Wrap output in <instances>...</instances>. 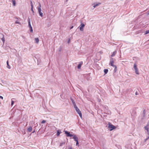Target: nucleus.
Returning <instances> with one entry per match:
<instances>
[{
	"instance_id": "34",
	"label": "nucleus",
	"mask_w": 149,
	"mask_h": 149,
	"mask_svg": "<svg viewBox=\"0 0 149 149\" xmlns=\"http://www.w3.org/2000/svg\"><path fill=\"white\" fill-rule=\"evenodd\" d=\"M46 122V120H43L42 122H41V123H45Z\"/></svg>"
},
{
	"instance_id": "23",
	"label": "nucleus",
	"mask_w": 149,
	"mask_h": 149,
	"mask_svg": "<svg viewBox=\"0 0 149 149\" xmlns=\"http://www.w3.org/2000/svg\"><path fill=\"white\" fill-rule=\"evenodd\" d=\"M65 141L64 142H63L60 143V146H62L63 145H64L65 144Z\"/></svg>"
},
{
	"instance_id": "42",
	"label": "nucleus",
	"mask_w": 149,
	"mask_h": 149,
	"mask_svg": "<svg viewBox=\"0 0 149 149\" xmlns=\"http://www.w3.org/2000/svg\"><path fill=\"white\" fill-rule=\"evenodd\" d=\"M139 94L137 92H136V93H135V95H137Z\"/></svg>"
},
{
	"instance_id": "9",
	"label": "nucleus",
	"mask_w": 149,
	"mask_h": 149,
	"mask_svg": "<svg viewBox=\"0 0 149 149\" xmlns=\"http://www.w3.org/2000/svg\"><path fill=\"white\" fill-rule=\"evenodd\" d=\"M83 64V63L82 62H80L78 65V66H77V68L79 69H80L81 67V65H82Z\"/></svg>"
},
{
	"instance_id": "38",
	"label": "nucleus",
	"mask_w": 149,
	"mask_h": 149,
	"mask_svg": "<svg viewBox=\"0 0 149 149\" xmlns=\"http://www.w3.org/2000/svg\"><path fill=\"white\" fill-rule=\"evenodd\" d=\"M76 146H78L79 144V142H78V141H76Z\"/></svg>"
},
{
	"instance_id": "27",
	"label": "nucleus",
	"mask_w": 149,
	"mask_h": 149,
	"mask_svg": "<svg viewBox=\"0 0 149 149\" xmlns=\"http://www.w3.org/2000/svg\"><path fill=\"white\" fill-rule=\"evenodd\" d=\"M33 7H31V11H32V13H33V15H34V12L33 10Z\"/></svg>"
},
{
	"instance_id": "22",
	"label": "nucleus",
	"mask_w": 149,
	"mask_h": 149,
	"mask_svg": "<svg viewBox=\"0 0 149 149\" xmlns=\"http://www.w3.org/2000/svg\"><path fill=\"white\" fill-rule=\"evenodd\" d=\"M144 129L145 130H147L148 134L149 133V130H148V128L147 127H144Z\"/></svg>"
},
{
	"instance_id": "39",
	"label": "nucleus",
	"mask_w": 149,
	"mask_h": 149,
	"mask_svg": "<svg viewBox=\"0 0 149 149\" xmlns=\"http://www.w3.org/2000/svg\"><path fill=\"white\" fill-rule=\"evenodd\" d=\"M149 139V138H148V137L147 138H146V139H145V141L146 142V141Z\"/></svg>"
},
{
	"instance_id": "47",
	"label": "nucleus",
	"mask_w": 149,
	"mask_h": 149,
	"mask_svg": "<svg viewBox=\"0 0 149 149\" xmlns=\"http://www.w3.org/2000/svg\"><path fill=\"white\" fill-rule=\"evenodd\" d=\"M1 82H2L3 83V81H1Z\"/></svg>"
},
{
	"instance_id": "1",
	"label": "nucleus",
	"mask_w": 149,
	"mask_h": 149,
	"mask_svg": "<svg viewBox=\"0 0 149 149\" xmlns=\"http://www.w3.org/2000/svg\"><path fill=\"white\" fill-rule=\"evenodd\" d=\"M28 26L30 29V31L31 33H32L33 32V30L32 26L31 24V19L30 18H28Z\"/></svg>"
},
{
	"instance_id": "3",
	"label": "nucleus",
	"mask_w": 149,
	"mask_h": 149,
	"mask_svg": "<svg viewBox=\"0 0 149 149\" xmlns=\"http://www.w3.org/2000/svg\"><path fill=\"white\" fill-rule=\"evenodd\" d=\"M75 109L77 112L79 114L80 117L81 118H82V114L81 112L78 108V107H76V109Z\"/></svg>"
},
{
	"instance_id": "29",
	"label": "nucleus",
	"mask_w": 149,
	"mask_h": 149,
	"mask_svg": "<svg viewBox=\"0 0 149 149\" xmlns=\"http://www.w3.org/2000/svg\"><path fill=\"white\" fill-rule=\"evenodd\" d=\"M37 8L38 9V12H39V11H42V10H41V8Z\"/></svg>"
},
{
	"instance_id": "16",
	"label": "nucleus",
	"mask_w": 149,
	"mask_h": 149,
	"mask_svg": "<svg viewBox=\"0 0 149 149\" xmlns=\"http://www.w3.org/2000/svg\"><path fill=\"white\" fill-rule=\"evenodd\" d=\"M113 67L115 68L114 71V72H116L117 70V67L116 65H114Z\"/></svg>"
},
{
	"instance_id": "26",
	"label": "nucleus",
	"mask_w": 149,
	"mask_h": 149,
	"mask_svg": "<svg viewBox=\"0 0 149 149\" xmlns=\"http://www.w3.org/2000/svg\"><path fill=\"white\" fill-rule=\"evenodd\" d=\"M145 127H147L149 128V122H148L146 126H145Z\"/></svg>"
},
{
	"instance_id": "48",
	"label": "nucleus",
	"mask_w": 149,
	"mask_h": 149,
	"mask_svg": "<svg viewBox=\"0 0 149 149\" xmlns=\"http://www.w3.org/2000/svg\"><path fill=\"white\" fill-rule=\"evenodd\" d=\"M148 15H149V12L148 13Z\"/></svg>"
},
{
	"instance_id": "31",
	"label": "nucleus",
	"mask_w": 149,
	"mask_h": 149,
	"mask_svg": "<svg viewBox=\"0 0 149 149\" xmlns=\"http://www.w3.org/2000/svg\"><path fill=\"white\" fill-rule=\"evenodd\" d=\"M149 33V30L146 31L145 32V34H147Z\"/></svg>"
},
{
	"instance_id": "4",
	"label": "nucleus",
	"mask_w": 149,
	"mask_h": 149,
	"mask_svg": "<svg viewBox=\"0 0 149 149\" xmlns=\"http://www.w3.org/2000/svg\"><path fill=\"white\" fill-rule=\"evenodd\" d=\"M85 26V24L81 23L80 26L79 27V29L80 31H83V28Z\"/></svg>"
},
{
	"instance_id": "12",
	"label": "nucleus",
	"mask_w": 149,
	"mask_h": 149,
	"mask_svg": "<svg viewBox=\"0 0 149 149\" xmlns=\"http://www.w3.org/2000/svg\"><path fill=\"white\" fill-rule=\"evenodd\" d=\"M35 40L36 43L38 44L39 42V41L38 38H35Z\"/></svg>"
},
{
	"instance_id": "11",
	"label": "nucleus",
	"mask_w": 149,
	"mask_h": 149,
	"mask_svg": "<svg viewBox=\"0 0 149 149\" xmlns=\"http://www.w3.org/2000/svg\"><path fill=\"white\" fill-rule=\"evenodd\" d=\"M28 131L29 132H31L32 130V128L30 126L28 129Z\"/></svg>"
},
{
	"instance_id": "35",
	"label": "nucleus",
	"mask_w": 149,
	"mask_h": 149,
	"mask_svg": "<svg viewBox=\"0 0 149 149\" xmlns=\"http://www.w3.org/2000/svg\"><path fill=\"white\" fill-rule=\"evenodd\" d=\"M73 105H74V108H75V109H76V107H77V106H76V103L75 104H73Z\"/></svg>"
},
{
	"instance_id": "40",
	"label": "nucleus",
	"mask_w": 149,
	"mask_h": 149,
	"mask_svg": "<svg viewBox=\"0 0 149 149\" xmlns=\"http://www.w3.org/2000/svg\"><path fill=\"white\" fill-rule=\"evenodd\" d=\"M74 27V26H71L70 27V29H72V28H73Z\"/></svg>"
},
{
	"instance_id": "21",
	"label": "nucleus",
	"mask_w": 149,
	"mask_h": 149,
	"mask_svg": "<svg viewBox=\"0 0 149 149\" xmlns=\"http://www.w3.org/2000/svg\"><path fill=\"white\" fill-rule=\"evenodd\" d=\"M2 38L1 39V40L3 41V42L4 43L5 42V38H4V36L3 34H2Z\"/></svg>"
},
{
	"instance_id": "14",
	"label": "nucleus",
	"mask_w": 149,
	"mask_h": 149,
	"mask_svg": "<svg viewBox=\"0 0 149 149\" xmlns=\"http://www.w3.org/2000/svg\"><path fill=\"white\" fill-rule=\"evenodd\" d=\"M116 51H114L112 53V54H111V57H113L115 55V54H116Z\"/></svg>"
},
{
	"instance_id": "19",
	"label": "nucleus",
	"mask_w": 149,
	"mask_h": 149,
	"mask_svg": "<svg viewBox=\"0 0 149 149\" xmlns=\"http://www.w3.org/2000/svg\"><path fill=\"white\" fill-rule=\"evenodd\" d=\"M13 5L14 6L16 5V2L15 0H12Z\"/></svg>"
},
{
	"instance_id": "30",
	"label": "nucleus",
	"mask_w": 149,
	"mask_h": 149,
	"mask_svg": "<svg viewBox=\"0 0 149 149\" xmlns=\"http://www.w3.org/2000/svg\"><path fill=\"white\" fill-rule=\"evenodd\" d=\"M71 101H72V103L73 104H75V102L74 101V100L72 99L71 98Z\"/></svg>"
},
{
	"instance_id": "6",
	"label": "nucleus",
	"mask_w": 149,
	"mask_h": 149,
	"mask_svg": "<svg viewBox=\"0 0 149 149\" xmlns=\"http://www.w3.org/2000/svg\"><path fill=\"white\" fill-rule=\"evenodd\" d=\"M114 63V60L113 59V58H111L110 59V63L109 64L110 65L112 66H113L114 65H113Z\"/></svg>"
},
{
	"instance_id": "24",
	"label": "nucleus",
	"mask_w": 149,
	"mask_h": 149,
	"mask_svg": "<svg viewBox=\"0 0 149 149\" xmlns=\"http://www.w3.org/2000/svg\"><path fill=\"white\" fill-rule=\"evenodd\" d=\"M143 117H144L146 116V111L145 110H143Z\"/></svg>"
},
{
	"instance_id": "2",
	"label": "nucleus",
	"mask_w": 149,
	"mask_h": 149,
	"mask_svg": "<svg viewBox=\"0 0 149 149\" xmlns=\"http://www.w3.org/2000/svg\"><path fill=\"white\" fill-rule=\"evenodd\" d=\"M108 127L110 129V131L116 128V127L112 124H111L110 123H108Z\"/></svg>"
},
{
	"instance_id": "8",
	"label": "nucleus",
	"mask_w": 149,
	"mask_h": 149,
	"mask_svg": "<svg viewBox=\"0 0 149 149\" xmlns=\"http://www.w3.org/2000/svg\"><path fill=\"white\" fill-rule=\"evenodd\" d=\"M101 4L100 3H94L93 4V7L94 8L96 7L97 6H99Z\"/></svg>"
},
{
	"instance_id": "25",
	"label": "nucleus",
	"mask_w": 149,
	"mask_h": 149,
	"mask_svg": "<svg viewBox=\"0 0 149 149\" xmlns=\"http://www.w3.org/2000/svg\"><path fill=\"white\" fill-rule=\"evenodd\" d=\"M14 99L13 98L11 99V105L12 106H13L14 103V101L13 100Z\"/></svg>"
},
{
	"instance_id": "44",
	"label": "nucleus",
	"mask_w": 149,
	"mask_h": 149,
	"mask_svg": "<svg viewBox=\"0 0 149 149\" xmlns=\"http://www.w3.org/2000/svg\"><path fill=\"white\" fill-rule=\"evenodd\" d=\"M35 132V130H34L32 132V133H34Z\"/></svg>"
},
{
	"instance_id": "43",
	"label": "nucleus",
	"mask_w": 149,
	"mask_h": 149,
	"mask_svg": "<svg viewBox=\"0 0 149 149\" xmlns=\"http://www.w3.org/2000/svg\"><path fill=\"white\" fill-rule=\"evenodd\" d=\"M0 98L1 99H3V97L2 96H0Z\"/></svg>"
},
{
	"instance_id": "7",
	"label": "nucleus",
	"mask_w": 149,
	"mask_h": 149,
	"mask_svg": "<svg viewBox=\"0 0 149 149\" xmlns=\"http://www.w3.org/2000/svg\"><path fill=\"white\" fill-rule=\"evenodd\" d=\"M73 138L74 139V140L76 141H78V138L76 136V135H73Z\"/></svg>"
},
{
	"instance_id": "10",
	"label": "nucleus",
	"mask_w": 149,
	"mask_h": 149,
	"mask_svg": "<svg viewBox=\"0 0 149 149\" xmlns=\"http://www.w3.org/2000/svg\"><path fill=\"white\" fill-rule=\"evenodd\" d=\"M61 133V131L59 130H58L57 131V133H56V135L57 136H58L60 134V133Z\"/></svg>"
},
{
	"instance_id": "18",
	"label": "nucleus",
	"mask_w": 149,
	"mask_h": 149,
	"mask_svg": "<svg viewBox=\"0 0 149 149\" xmlns=\"http://www.w3.org/2000/svg\"><path fill=\"white\" fill-rule=\"evenodd\" d=\"M7 67L9 69H10L11 67H10V66L9 65L8 62V61H7Z\"/></svg>"
},
{
	"instance_id": "46",
	"label": "nucleus",
	"mask_w": 149,
	"mask_h": 149,
	"mask_svg": "<svg viewBox=\"0 0 149 149\" xmlns=\"http://www.w3.org/2000/svg\"><path fill=\"white\" fill-rule=\"evenodd\" d=\"M69 149H72V147H70Z\"/></svg>"
},
{
	"instance_id": "45",
	"label": "nucleus",
	"mask_w": 149,
	"mask_h": 149,
	"mask_svg": "<svg viewBox=\"0 0 149 149\" xmlns=\"http://www.w3.org/2000/svg\"><path fill=\"white\" fill-rule=\"evenodd\" d=\"M148 135L149 136H148V138H149V133H148Z\"/></svg>"
},
{
	"instance_id": "32",
	"label": "nucleus",
	"mask_w": 149,
	"mask_h": 149,
	"mask_svg": "<svg viewBox=\"0 0 149 149\" xmlns=\"http://www.w3.org/2000/svg\"><path fill=\"white\" fill-rule=\"evenodd\" d=\"M41 4L40 3H39V6H38V7H37V8H41Z\"/></svg>"
},
{
	"instance_id": "13",
	"label": "nucleus",
	"mask_w": 149,
	"mask_h": 149,
	"mask_svg": "<svg viewBox=\"0 0 149 149\" xmlns=\"http://www.w3.org/2000/svg\"><path fill=\"white\" fill-rule=\"evenodd\" d=\"M136 115V112L133 111L132 113H131V115L132 116H133L134 117Z\"/></svg>"
},
{
	"instance_id": "28",
	"label": "nucleus",
	"mask_w": 149,
	"mask_h": 149,
	"mask_svg": "<svg viewBox=\"0 0 149 149\" xmlns=\"http://www.w3.org/2000/svg\"><path fill=\"white\" fill-rule=\"evenodd\" d=\"M134 68L135 69H136V68H137V65L136 64H134Z\"/></svg>"
},
{
	"instance_id": "37",
	"label": "nucleus",
	"mask_w": 149,
	"mask_h": 149,
	"mask_svg": "<svg viewBox=\"0 0 149 149\" xmlns=\"http://www.w3.org/2000/svg\"><path fill=\"white\" fill-rule=\"evenodd\" d=\"M62 50V48L61 47H60L59 48V52H61V51Z\"/></svg>"
},
{
	"instance_id": "33",
	"label": "nucleus",
	"mask_w": 149,
	"mask_h": 149,
	"mask_svg": "<svg viewBox=\"0 0 149 149\" xmlns=\"http://www.w3.org/2000/svg\"><path fill=\"white\" fill-rule=\"evenodd\" d=\"M31 7H33V3L32 2V1H31Z\"/></svg>"
},
{
	"instance_id": "20",
	"label": "nucleus",
	"mask_w": 149,
	"mask_h": 149,
	"mask_svg": "<svg viewBox=\"0 0 149 149\" xmlns=\"http://www.w3.org/2000/svg\"><path fill=\"white\" fill-rule=\"evenodd\" d=\"M38 13H39L40 16H41V17H42L43 16V13L41 12V11H39L38 12Z\"/></svg>"
},
{
	"instance_id": "41",
	"label": "nucleus",
	"mask_w": 149,
	"mask_h": 149,
	"mask_svg": "<svg viewBox=\"0 0 149 149\" xmlns=\"http://www.w3.org/2000/svg\"><path fill=\"white\" fill-rule=\"evenodd\" d=\"M70 42V39H69L68 40V43H69Z\"/></svg>"
},
{
	"instance_id": "36",
	"label": "nucleus",
	"mask_w": 149,
	"mask_h": 149,
	"mask_svg": "<svg viewBox=\"0 0 149 149\" xmlns=\"http://www.w3.org/2000/svg\"><path fill=\"white\" fill-rule=\"evenodd\" d=\"M15 24H20V22H18L17 21H16L15 22Z\"/></svg>"
},
{
	"instance_id": "15",
	"label": "nucleus",
	"mask_w": 149,
	"mask_h": 149,
	"mask_svg": "<svg viewBox=\"0 0 149 149\" xmlns=\"http://www.w3.org/2000/svg\"><path fill=\"white\" fill-rule=\"evenodd\" d=\"M104 74H107L108 71V70L107 69H104Z\"/></svg>"
},
{
	"instance_id": "5",
	"label": "nucleus",
	"mask_w": 149,
	"mask_h": 149,
	"mask_svg": "<svg viewBox=\"0 0 149 149\" xmlns=\"http://www.w3.org/2000/svg\"><path fill=\"white\" fill-rule=\"evenodd\" d=\"M65 134L66 135V136L68 137H72L73 136V134H70V132L67 131H64Z\"/></svg>"
},
{
	"instance_id": "17",
	"label": "nucleus",
	"mask_w": 149,
	"mask_h": 149,
	"mask_svg": "<svg viewBox=\"0 0 149 149\" xmlns=\"http://www.w3.org/2000/svg\"><path fill=\"white\" fill-rule=\"evenodd\" d=\"M135 73L137 74H139V73L138 70V68H137L136 69H135Z\"/></svg>"
}]
</instances>
